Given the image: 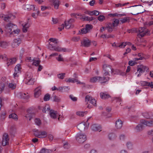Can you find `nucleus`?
Masks as SVG:
<instances>
[{
    "label": "nucleus",
    "instance_id": "1",
    "mask_svg": "<svg viewBox=\"0 0 153 153\" xmlns=\"http://www.w3.org/2000/svg\"><path fill=\"white\" fill-rule=\"evenodd\" d=\"M77 141L80 143H83L86 140V136L80 133H78L76 137Z\"/></svg>",
    "mask_w": 153,
    "mask_h": 153
},
{
    "label": "nucleus",
    "instance_id": "2",
    "mask_svg": "<svg viewBox=\"0 0 153 153\" xmlns=\"http://www.w3.org/2000/svg\"><path fill=\"white\" fill-rule=\"evenodd\" d=\"M92 28V25L89 24H86L85 25V28H83L79 30V32L78 34H86L89 33L91 30Z\"/></svg>",
    "mask_w": 153,
    "mask_h": 153
},
{
    "label": "nucleus",
    "instance_id": "3",
    "mask_svg": "<svg viewBox=\"0 0 153 153\" xmlns=\"http://www.w3.org/2000/svg\"><path fill=\"white\" fill-rule=\"evenodd\" d=\"M103 69L104 71L103 74V75L104 76H106L107 75L109 76L110 74L109 72L110 71H111L113 70L111 66L108 65L106 64L103 65Z\"/></svg>",
    "mask_w": 153,
    "mask_h": 153
},
{
    "label": "nucleus",
    "instance_id": "4",
    "mask_svg": "<svg viewBox=\"0 0 153 153\" xmlns=\"http://www.w3.org/2000/svg\"><path fill=\"white\" fill-rule=\"evenodd\" d=\"M2 141V145L3 146H4L6 145H8L9 139L8 134L5 133L3 135Z\"/></svg>",
    "mask_w": 153,
    "mask_h": 153
},
{
    "label": "nucleus",
    "instance_id": "5",
    "mask_svg": "<svg viewBox=\"0 0 153 153\" xmlns=\"http://www.w3.org/2000/svg\"><path fill=\"white\" fill-rule=\"evenodd\" d=\"M75 20L74 19H71L68 21L65 22V28L68 29L70 28H73L74 27V25L72 24V23L74 22Z\"/></svg>",
    "mask_w": 153,
    "mask_h": 153
},
{
    "label": "nucleus",
    "instance_id": "6",
    "mask_svg": "<svg viewBox=\"0 0 153 153\" xmlns=\"http://www.w3.org/2000/svg\"><path fill=\"white\" fill-rule=\"evenodd\" d=\"M16 25L11 22L8 23L5 26V28L7 30V32L9 33H10L12 31V28H16Z\"/></svg>",
    "mask_w": 153,
    "mask_h": 153
},
{
    "label": "nucleus",
    "instance_id": "7",
    "mask_svg": "<svg viewBox=\"0 0 153 153\" xmlns=\"http://www.w3.org/2000/svg\"><path fill=\"white\" fill-rule=\"evenodd\" d=\"M85 100L86 102L89 101L90 103L92 104L94 106H96V101L94 98L90 97L89 95L86 96Z\"/></svg>",
    "mask_w": 153,
    "mask_h": 153
},
{
    "label": "nucleus",
    "instance_id": "8",
    "mask_svg": "<svg viewBox=\"0 0 153 153\" xmlns=\"http://www.w3.org/2000/svg\"><path fill=\"white\" fill-rule=\"evenodd\" d=\"M21 68L20 64H18L14 68L15 72L13 74L14 77H18L19 76Z\"/></svg>",
    "mask_w": 153,
    "mask_h": 153
},
{
    "label": "nucleus",
    "instance_id": "9",
    "mask_svg": "<svg viewBox=\"0 0 153 153\" xmlns=\"http://www.w3.org/2000/svg\"><path fill=\"white\" fill-rule=\"evenodd\" d=\"M66 82H71L72 83H74L76 82H77V84H82L83 85L84 87H85V84L84 83L81 82L76 79L70 78L68 79V80L66 81Z\"/></svg>",
    "mask_w": 153,
    "mask_h": 153
},
{
    "label": "nucleus",
    "instance_id": "10",
    "mask_svg": "<svg viewBox=\"0 0 153 153\" xmlns=\"http://www.w3.org/2000/svg\"><path fill=\"white\" fill-rule=\"evenodd\" d=\"M28 21L26 23H24L22 24L23 27L22 30L23 32L25 33L27 31V28L30 26V24L29 21L30 20V18L27 19Z\"/></svg>",
    "mask_w": 153,
    "mask_h": 153
},
{
    "label": "nucleus",
    "instance_id": "11",
    "mask_svg": "<svg viewBox=\"0 0 153 153\" xmlns=\"http://www.w3.org/2000/svg\"><path fill=\"white\" fill-rule=\"evenodd\" d=\"M140 123L142 124H143L148 126L152 127L153 126V120L148 121L142 120L140 121Z\"/></svg>",
    "mask_w": 153,
    "mask_h": 153
},
{
    "label": "nucleus",
    "instance_id": "12",
    "mask_svg": "<svg viewBox=\"0 0 153 153\" xmlns=\"http://www.w3.org/2000/svg\"><path fill=\"white\" fill-rule=\"evenodd\" d=\"M115 27L113 25L109 23L107 24L106 27H105V29H108V32L109 33H111L113 31V29H114Z\"/></svg>",
    "mask_w": 153,
    "mask_h": 153
},
{
    "label": "nucleus",
    "instance_id": "13",
    "mask_svg": "<svg viewBox=\"0 0 153 153\" xmlns=\"http://www.w3.org/2000/svg\"><path fill=\"white\" fill-rule=\"evenodd\" d=\"M57 114V111L52 109L50 110L49 111V114L51 117L53 119H55L56 118Z\"/></svg>",
    "mask_w": 153,
    "mask_h": 153
},
{
    "label": "nucleus",
    "instance_id": "14",
    "mask_svg": "<svg viewBox=\"0 0 153 153\" xmlns=\"http://www.w3.org/2000/svg\"><path fill=\"white\" fill-rule=\"evenodd\" d=\"M81 44L82 45H83L84 47H88L90 45L91 42L88 39H84L83 41L81 42Z\"/></svg>",
    "mask_w": 153,
    "mask_h": 153
},
{
    "label": "nucleus",
    "instance_id": "15",
    "mask_svg": "<svg viewBox=\"0 0 153 153\" xmlns=\"http://www.w3.org/2000/svg\"><path fill=\"white\" fill-rule=\"evenodd\" d=\"M27 114L25 116L26 118H29V120H30L32 117L34 116V114L32 112L30 109H28L27 111Z\"/></svg>",
    "mask_w": 153,
    "mask_h": 153
},
{
    "label": "nucleus",
    "instance_id": "16",
    "mask_svg": "<svg viewBox=\"0 0 153 153\" xmlns=\"http://www.w3.org/2000/svg\"><path fill=\"white\" fill-rule=\"evenodd\" d=\"M143 116L147 119H153V115L151 112L144 113Z\"/></svg>",
    "mask_w": 153,
    "mask_h": 153
},
{
    "label": "nucleus",
    "instance_id": "17",
    "mask_svg": "<svg viewBox=\"0 0 153 153\" xmlns=\"http://www.w3.org/2000/svg\"><path fill=\"white\" fill-rule=\"evenodd\" d=\"M123 122L120 120L118 119L116 121L115 123V126L117 129H120L121 128L123 124Z\"/></svg>",
    "mask_w": 153,
    "mask_h": 153
},
{
    "label": "nucleus",
    "instance_id": "18",
    "mask_svg": "<svg viewBox=\"0 0 153 153\" xmlns=\"http://www.w3.org/2000/svg\"><path fill=\"white\" fill-rule=\"evenodd\" d=\"M109 77H101L98 76V82H100L101 83H105L109 80Z\"/></svg>",
    "mask_w": 153,
    "mask_h": 153
},
{
    "label": "nucleus",
    "instance_id": "19",
    "mask_svg": "<svg viewBox=\"0 0 153 153\" xmlns=\"http://www.w3.org/2000/svg\"><path fill=\"white\" fill-rule=\"evenodd\" d=\"M41 94V88L40 87L37 88L35 89L34 96L35 97L38 98Z\"/></svg>",
    "mask_w": 153,
    "mask_h": 153
},
{
    "label": "nucleus",
    "instance_id": "20",
    "mask_svg": "<svg viewBox=\"0 0 153 153\" xmlns=\"http://www.w3.org/2000/svg\"><path fill=\"white\" fill-rule=\"evenodd\" d=\"M144 28L143 27H140L138 30V32H139V35L141 36V37H143L147 33V32L146 31L145 33L144 32Z\"/></svg>",
    "mask_w": 153,
    "mask_h": 153
},
{
    "label": "nucleus",
    "instance_id": "21",
    "mask_svg": "<svg viewBox=\"0 0 153 153\" xmlns=\"http://www.w3.org/2000/svg\"><path fill=\"white\" fill-rule=\"evenodd\" d=\"M91 128L93 131H97L99 130H100V131H101V130H100L101 129V127L96 124H94L92 125L91 126Z\"/></svg>",
    "mask_w": 153,
    "mask_h": 153
},
{
    "label": "nucleus",
    "instance_id": "22",
    "mask_svg": "<svg viewBox=\"0 0 153 153\" xmlns=\"http://www.w3.org/2000/svg\"><path fill=\"white\" fill-rule=\"evenodd\" d=\"M16 58H12L7 60V66L12 65L14 64L16 61Z\"/></svg>",
    "mask_w": 153,
    "mask_h": 153
},
{
    "label": "nucleus",
    "instance_id": "23",
    "mask_svg": "<svg viewBox=\"0 0 153 153\" xmlns=\"http://www.w3.org/2000/svg\"><path fill=\"white\" fill-rule=\"evenodd\" d=\"M112 71H111V73L113 74H120L122 76H124L125 74L124 72H121L120 70L117 69L115 70L112 68Z\"/></svg>",
    "mask_w": 153,
    "mask_h": 153
},
{
    "label": "nucleus",
    "instance_id": "24",
    "mask_svg": "<svg viewBox=\"0 0 153 153\" xmlns=\"http://www.w3.org/2000/svg\"><path fill=\"white\" fill-rule=\"evenodd\" d=\"M100 97L102 99H105L110 97V95L106 92H101L100 93Z\"/></svg>",
    "mask_w": 153,
    "mask_h": 153
},
{
    "label": "nucleus",
    "instance_id": "25",
    "mask_svg": "<svg viewBox=\"0 0 153 153\" xmlns=\"http://www.w3.org/2000/svg\"><path fill=\"white\" fill-rule=\"evenodd\" d=\"M12 16H13L11 14L6 15L4 16L3 19L6 22H8L11 19V17Z\"/></svg>",
    "mask_w": 153,
    "mask_h": 153
},
{
    "label": "nucleus",
    "instance_id": "26",
    "mask_svg": "<svg viewBox=\"0 0 153 153\" xmlns=\"http://www.w3.org/2000/svg\"><path fill=\"white\" fill-rule=\"evenodd\" d=\"M54 51L58 52H61L63 51L64 52H66L67 51L66 49L65 48H62L59 46L55 47Z\"/></svg>",
    "mask_w": 153,
    "mask_h": 153
},
{
    "label": "nucleus",
    "instance_id": "27",
    "mask_svg": "<svg viewBox=\"0 0 153 153\" xmlns=\"http://www.w3.org/2000/svg\"><path fill=\"white\" fill-rule=\"evenodd\" d=\"M25 8L28 10H33L34 11H36L37 9H35L34 5L27 4L25 6Z\"/></svg>",
    "mask_w": 153,
    "mask_h": 153
},
{
    "label": "nucleus",
    "instance_id": "28",
    "mask_svg": "<svg viewBox=\"0 0 153 153\" xmlns=\"http://www.w3.org/2000/svg\"><path fill=\"white\" fill-rule=\"evenodd\" d=\"M85 127H86V126H85V123H80L77 126V128L80 131L85 129Z\"/></svg>",
    "mask_w": 153,
    "mask_h": 153
},
{
    "label": "nucleus",
    "instance_id": "29",
    "mask_svg": "<svg viewBox=\"0 0 153 153\" xmlns=\"http://www.w3.org/2000/svg\"><path fill=\"white\" fill-rule=\"evenodd\" d=\"M142 124L141 123L137 125L135 128H134L137 132H139L143 130V126Z\"/></svg>",
    "mask_w": 153,
    "mask_h": 153
},
{
    "label": "nucleus",
    "instance_id": "30",
    "mask_svg": "<svg viewBox=\"0 0 153 153\" xmlns=\"http://www.w3.org/2000/svg\"><path fill=\"white\" fill-rule=\"evenodd\" d=\"M117 137L116 135L114 133H110L108 135V137L110 140H114Z\"/></svg>",
    "mask_w": 153,
    "mask_h": 153
},
{
    "label": "nucleus",
    "instance_id": "31",
    "mask_svg": "<svg viewBox=\"0 0 153 153\" xmlns=\"http://www.w3.org/2000/svg\"><path fill=\"white\" fill-rule=\"evenodd\" d=\"M21 40L20 39H16L13 40V44L12 45H14L15 46H19V45L21 43Z\"/></svg>",
    "mask_w": 153,
    "mask_h": 153
},
{
    "label": "nucleus",
    "instance_id": "32",
    "mask_svg": "<svg viewBox=\"0 0 153 153\" xmlns=\"http://www.w3.org/2000/svg\"><path fill=\"white\" fill-rule=\"evenodd\" d=\"M53 98L52 100L53 101L59 102L60 101V98L59 97L56 96L54 94H53L51 97V98Z\"/></svg>",
    "mask_w": 153,
    "mask_h": 153
},
{
    "label": "nucleus",
    "instance_id": "33",
    "mask_svg": "<svg viewBox=\"0 0 153 153\" xmlns=\"http://www.w3.org/2000/svg\"><path fill=\"white\" fill-rule=\"evenodd\" d=\"M39 138H42L46 137L47 135V133L45 131H40Z\"/></svg>",
    "mask_w": 153,
    "mask_h": 153
},
{
    "label": "nucleus",
    "instance_id": "34",
    "mask_svg": "<svg viewBox=\"0 0 153 153\" xmlns=\"http://www.w3.org/2000/svg\"><path fill=\"white\" fill-rule=\"evenodd\" d=\"M8 46V43L5 41L0 42V46L2 48H5Z\"/></svg>",
    "mask_w": 153,
    "mask_h": 153
},
{
    "label": "nucleus",
    "instance_id": "35",
    "mask_svg": "<svg viewBox=\"0 0 153 153\" xmlns=\"http://www.w3.org/2000/svg\"><path fill=\"white\" fill-rule=\"evenodd\" d=\"M33 76L32 74L31 73L27 72L26 73V81L29 80L33 78Z\"/></svg>",
    "mask_w": 153,
    "mask_h": 153
},
{
    "label": "nucleus",
    "instance_id": "36",
    "mask_svg": "<svg viewBox=\"0 0 153 153\" xmlns=\"http://www.w3.org/2000/svg\"><path fill=\"white\" fill-rule=\"evenodd\" d=\"M16 132V128L14 126H12L10 128V133L12 135L14 136Z\"/></svg>",
    "mask_w": 153,
    "mask_h": 153
},
{
    "label": "nucleus",
    "instance_id": "37",
    "mask_svg": "<svg viewBox=\"0 0 153 153\" xmlns=\"http://www.w3.org/2000/svg\"><path fill=\"white\" fill-rule=\"evenodd\" d=\"M120 21L122 23H124L127 22H129L130 21V18L128 17H124L123 19L120 20Z\"/></svg>",
    "mask_w": 153,
    "mask_h": 153
},
{
    "label": "nucleus",
    "instance_id": "38",
    "mask_svg": "<svg viewBox=\"0 0 153 153\" xmlns=\"http://www.w3.org/2000/svg\"><path fill=\"white\" fill-rule=\"evenodd\" d=\"M4 84L2 82H0V94H1L3 91L4 88Z\"/></svg>",
    "mask_w": 153,
    "mask_h": 153
},
{
    "label": "nucleus",
    "instance_id": "39",
    "mask_svg": "<svg viewBox=\"0 0 153 153\" xmlns=\"http://www.w3.org/2000/svg\"><path fill=\"white\" fill-rule=\"evenodd\" d=\"M9 118H12V119L17 120L18 119L17 116L15 114L13 113L9 115Z\"/></svg>",
    "mask_w": 153,
    "mask_h": 153
},
{
    "label": "nucleus",
    "instance_id": "40",
    "mask_svg": "<svg viewBox=\"0 0 153 153\" xmlns=\"http://www.w3.org/2000/svg\"><path fill=\"white\" fill-rule=\"evenodd\" d=\"M34 81L33 79L32 78L25 81V83L29 85H32L34 84Z\"/></svg>",
    "mask_w": 153,
    "mask_h": 153
},
{
    "label": "nucleus",
    "instance_id": "41",
    "mask_svg": "<svg viewBox=\"0 0 153 153\" xmlns=\"http://www.w3.org/2000/svg\"><path fill=\"white\" fill-rule=\"evenodd\" d=\"M20 97L21 98L26 99H28L29 97V96L25 93H21Z\"/></svg>",
    "mask_w": 153,
    "mask_h": 153
},
{
    "label": "nucleus",
    "instance_id": "42",
    "mask_svg": "<svg viewBox=\"0 0 153 153\" xmlns=\"http://www.w3.org/2000/svg\"><path fill=\"white\" fill-rule=\"evenodd\" d=\"M33 131L34 132V135L36 137L39 138L40 135V131H39L38 130H36L35 129Z\"/></svg>",
    "mask_w": 153,
    "mask_h": 153
},
{
    "label": "nucleus",
    "instance_id": "43",
    "mask_svg": "<svg viewBox=\"0 0 153 153\" xmlns=\"http://www.w3.org/2000/svg\"><path fill=\"white\" fill-rule=\"evenodd\" d=\"M87 112H83V111H77L76 113V114L77 115L79 116L83 117L84 115V114H86Z\"/></svg>",
    "mask_w": 153,
    "mask_h": 153
},
{
    "label": "nucleus",
    "instance_id": "44",
    "mask_svg": "<svg viewBox=\"0 0 153 153\" xmlns=\"http://www.w3.org/2000/svg\"><path fill=\"white\" fill-rule=\"evenodd\" d=\"M119 21L118 19H114L112 23L114 26L115 27L118 26L119 24Z\"/></svg>",
    "mask_w": 153,
    "mask_h": 153
},
{
    "label": "nucleus",
    "instance_id": "45",
    "mask_svg": "<svg viewBox=\"0 0 153 153\" xmlns=\"http://www.w3.org/2000/svg\"><path fill=\"white\" fill-rule=\"evenodd\" d=\"M8 87L10 88L13 90L16 88V85L15 84L10 83L8 85Z\"/></svg>",
    "mask_w": 153,
    "mask_h": 153
},
{
    "label": "nucleus",
    "instance_id": "46",
    "mask_svg": "<svg viewBox=\"0 0 153 153\" xmlns=\"http://www.w3.org/2000/svg\"><path fill=\"white\" fill-rule=\"evenodd\" d=\"M50 97V95L48 94H47L45 95L44 97V100L45 101H48L49 100Z\"/></svg>",
    "mask_w": 153,
    "mask_h": 153
},
{
    "label": "nucleus",
    "instance_id": "47",
    "mask_svg": "<svg viewBox=\"0 0 153 153\" xmlns=\"http://www.w3.org/2000/svg\"><path fill=\"white\" fill-rule=\"evenodd\" d=\"M105 17L103 15H100L97 18V19L100 22H102L105 19Z\"/></svg>",
    "mask_w": 153,
    "mask_h": 153
},
{
    "label": "nucleus",
    "instance_id": "48",
    "mask_svg": "<svg viewBox=\"0 0 153 153\" xmlns=\"http://www.w3.org/2000/svg\"><path fill=\"white\" fill-rule=\"evenodd\" d=\"M98 76H96L92 78L90 80V81L92 82H95L97 81L98 82Z\"/></svg>",
    "mask_w": 153,
    "mask_h": 153
},
{
    "label": "nucleus",
    "instance_id": "49",
    "mask_svg": "<svg viewBox=\"0 0 153 153\" xmlns=\"http://www.w3.org/2000/svg\"><path fill=\"white\" fill-rule=\"evenodd\" d=\"M47 111H50L51 110L50 108L49 107H48V105H46L45 107H44L43 109H42V111L43 112L46 113V110Z\"/></svg>",
    "mask_w": 153,
    "mask_h": 153
},
{
    "label": "nucleus",
    "instance_id": "50",
    "mask_svg": "<svg viewBox=\"0 0 153 153\" xmlns=\"http://www.w3.org/2000/svg\"><path fill=\"white\" fill-rule=\"evenodd\" d=\"M65 75V73H61L58 74L57 76L60 79H63Z\"/></svg>",
    "mask_w": 153,
    "mask_h": 153
},
{
    "label": "nucleus",
    "instance_id": "51",
    "mask_svg": "<svg viewBox=\"0 0 153 153\" xmlns=\"http://www.w3.org/2000/svg\"><path fill=\"white\" fill-rule=\"evenodd\" d=\"M40 61L39 59L34 60L33 64L36 66H38L39 64Z\"/></svg>",
    "mask_w": 153,
    "mask_h": 153
},
{
    "label": "nucleus",
    "instance_id": "52",
    "mask_svg": "<svg viewBox=\"0 0 153 153\" xmlns=\"http://www.w3.org/2000/svg\"><path fill=\"white\" fill-rule=\"evenodd\" d=\"M126 146L128 149H132L133 144L131 143L130 142H127L126 143Z\"/></svg>",
    "mask_w": 153,
    "mask_h": 153
},
{
    "label": "nucleus",
    "instance_id": "53",
    "mask_svg": "<svg viewBox=\"0 0 153 153\" xmlns=\"http://www.w3.org/2000/svg\"><path fill=\"white\" fill-rule=\"evenodd\" d=\"M49 40L54 43L58 44L59 43V42L58 41V40L55 38H51L49 39Z\"/></svg>",
    "mask_w": 153,
    "mask_h": 153
},
{
    "label": "nucleus",
    "instance_id": "54",
    "mask_svg": "<svg viewBox=\"0 0 153 153\" xmlns=\"http://www.w3.org/2000/svg\"><path fill=\"white\" fill-rule=\"evenodd\" d=\"M140 66L141 68L143 69V70L144 72L145 71H146V72H148L147 71L149 69V68L143 65H141Z\"/></svg>",
    "mask_w": 153,
    "mask_h": 153
},
{
    "label": "nucleus",
    "instance_id": "55",
    "mask_svg": "<svg viewBox=\"0 0 153 153\" xmlns=\"http://www.w3.org/2000/svg\"><path fill=\"white\" fill-rule=\"evenodd\" d=\"M35 123L38 126H39L41 124V121L39 119H38V118L36 119L35 120Z\"/></svg>",
    "mask_w": 153,
    "mask_h": 153
},
{
    "label": "nucleus",
    "instance_id": "56",
    "mask_svg": "<svg viewBox=\"0 0 153 153\" xmlns=\"http://www.w3.org/2000/svg\"><path fill=\"white\" fill-rule=\"evenodd\" d=\"M91 15H90V16H91L93 15H94L95 16H97L99 15L98 12L97 10H94L93 11H91Z\"/></svg>",
    "mask_w": 153,
    "mask_h": 153
},
{
    "label": "nucleus",
    "instance_id": "57",
    "mask_svg": "<svg viewBox=\"0 0 153 153\" xmlns=\"http://www.w3.org/2000/svg\"><path fill=\"white\" fill-rule=\"evenodd\" d=\"M40 153H49V151L48 149L45 148L42 149L40 152Z\"/></svg>",
    "mask_w": 153,
    "mask_h": 153
},
{
    "label": "nucleus",
    "instance_id": "58",
    "mask_svg": "<svg viewBox=\"0 0 153 153\" xmlns=\"http://www.w3.org/2000/svg\"><path fill=\"white\" fill-rule=\"evenodd\" d=\"M55 46H53L52 45L49 44V45L48 46V48L51 50H54Z\"/></svg>",
    "mask_w": 153,
    "mask_h": 153
},
{
    "label": "nucleus",
    "instance_id": "59",
    "mask_svg": "<svg viewBox=\"0 0 153 153\" xmlns=\"http://www.w3.org/2000/svg\"><path fill=\"white\" fill-rule=\"evenodd\" d=\"M137 64L136 62L132 60L128 62V64L130 66H133Z\"/></svg>",
    "mask_w": 153,
    "mask_h": 153
},
{
    "label": "nucleus",
    "instance_id": "60",
    "mask_svg": "<svg viewBox=\"0 0 153 153\" xmlns=\"http://www.w3.org/2000/svg\"><path fill=\"white\" fill-rule=\"evenodd\" d=\"M70 145L67 142L65 143L64 144L63 147L65 149H68L70 148Z\"/></svg>",
    "mask_w": 153,
    "mask_h": 153
},
{
    "label": "nucleus",
    "instance_id": "61",
    "mask_svg": "<svg viewBox=\"0 0 153 153\" xmlns=\"http://www.w3.org/2000/svg\"><path fill=\"white\" fill-rule=\"evenodd\" d=\"M69 97L71 99V100L74 101H76L77 100V98L74 97L72 95H70Z\"/></svg>",
    "mask_w": 153,
    "mask_h": 153
},
{
    "label": "nucleus",
    "instance_id": "62",
    "mask_svg": "<svg viewBox=\"0 0 153 153\" xmlns=\"http://www.w3.org/2000/svg\"><path fill=\"white\" fill-rule=\"evenodd\" d=\"M137 69V71H139L140 74H141L144 72L143 69H142L140 66H138Z\"/></svg>",
    "mask_w": 153,
    "mask_h": 153
},
{
    "label": "nucleus",
    "instance_id": "63",
    "mask_svg": "<svg viewBox=\"0 0 153 153\" xmlns=\"http://www.w3.org/2000/svg\"><path fill=\"white\" fill-rule=\"evenodd\" d=\"M126 45V42H123L120 45L117 46V47H119L120 48H124Z\"/></svg>",
    "mask_w": 153,
    "mask_h": 153
},
{
    "label": "nucleus",
    "instance_id": "64",
    "mask_svg": "<svg viewBox=\"0 0 153 153\" xmlns=\"http://www.w3.org/2000/svg\"><path fill=\"white\" fill-rule=\"evenodd\" d=\"M6 114V113L5 111L2 112L1 115V119H4L5 117Z\"/></svg>",
    "mask_w": 153,
    "mask_h": 153
}]
</instances>
